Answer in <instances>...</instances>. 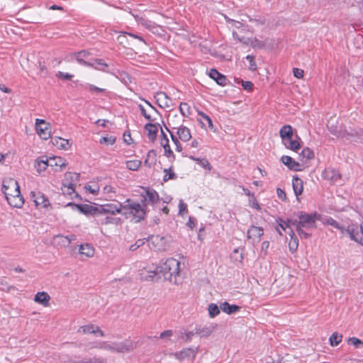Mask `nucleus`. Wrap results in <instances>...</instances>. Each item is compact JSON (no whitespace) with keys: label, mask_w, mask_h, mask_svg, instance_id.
I'll return each mask as SVG.
<instances>
[{"label":"nucleus","mask_w":363,"mask_h":363,"mask_svg":"<svg viewBox=\"0 0 363 363\" xmlns=\"http://www.w3.org/2000/svg\"><path fill=\"white\" fill-rule=\"evenodd\" d=\"M208 76L220 86H225L228 84V79L226 77L224 74L220 73L216 69H211L208 72Z\"/></svg>","instance_id":"5701e85b"},{"label":"nucleus","mask_w":363,"mask_h":363,"mask_svg":"<svg viewBox=\"0 0 363 363\" xmlns=\"http://www.w3.org/2000/svg\"><path fill=\"white\" fill-rule=\"evenodd\" d=\"M289 235H290L291 239L289 242V249L291 252L294 253L298 249V240L297 237L296 236L293 230H291Z\"/></svg>","instance_id":"58836bf2"},{"label":"nucleus","mask_w":363,"mask_h":363,"mask_svg":"<svg viewBox=\"0 0 363 363\" xmlns=\"http://www.w3.org/2000/svg\"><path fill=\"white\" fill-rule=\"evenodd\" d=\"M346 231L350 234L352 240L363 245V230L362 228L350 226Z\"/></svg>","instance_id":"4be33fe9"},{"label":"nucleus","mask_w":363,"mask_h":363,"mask_svg":"<svg viewBox=\"0 0 363 363\" xmlns=\"http://www.w3.org/2000/svg\"><path fill=\"white\" fill-rule=\"evenodd\" d=\"M35 129L37 135L43 140H46L51 137V125L43 119H35Z\"/></svg>","instance_id":"0eeeda50"},{"label":"nucleus","mask_w":363,"mask_h":363,"mask_svg":"<svg viewBox=\"0 0 363 363\" xmlns=\"http://www.w3.org/2000/svg\"><path fill=\"white\" fill-rule=\"evenodd\" d=\"M116 138L115 136H104L99 140V143L106 145H113L116 143Z\"/></svg>","instance_id":"de8ad7c7"},{"label":"nucleus","mask_w":363,"mask_h":363,"mask_svg":"<svg viewBox=\"0 0 363 363\" xmlns=\"http://www.w3.org/2000/svg\"><path fill=\"white\" fill-rule=\"evenodd\" d=\"M199 114L202 117L203 120H205L208 123V128L211 130H213L214 125L211 118L208 115L205 114L203 112L201 111H199Z\"/></svg>","instance_id":"13d9d810"},{"label":"nucleus","mask_w":363,"mask_h":363,"mask_svg":"<svg viewBox=\"0 0 363 363\" xmlns=\"http://www.w3.org/2000/svg\"><path fill=\"white\" fill-rule=\"evenodd\" d=\"M281 162L289 169L295 172H300L304 169V167L302 164L296 161L291 157L288 155H283L281 157Z\"/></svg>","instance_id":"dca6fc26"},{"label":"nucleus","mask_w":363,"mask_h":363,"mask_svg":"<svg viewBox=\"0 0 363 363\" xmlns=\"http://www.w3.org/2000/svg\"><path fill=\"white\" fill-rule=\"evenodd\" d=\"M50 296L45 291L36 293L33 298L35 303L40 304L43 307H48L50 306Z\"/></svg>","instance_id":"393cba45"},{"label":"nucleus","mask_w":363,"mask_h":363,"mask_svg":"<svg viewBox=\"0 0 363 363\" xmlns=\"http://www.w3.org/2000/svg\"><path fill=\"white\" fill-rule=\"evenodd\" d=\"M320 219V214L313 213L311 214L302 213L298 217L297 223L292 222L291 224L296 226V231L301 238H308L311 233L307 232L316 228V221Z\"/></svg>","instance_id":"f03ea898"},{"label":"nucleus","mask_w":363,"mask_h":363,"mask_svg":"<svg viewBox=\"0 0 363 363\" xmlns=\"http://www.w3.org/2000/svg\"><path fill=\"white\" fill-rule=\"evenodd\" d=\"M208 311L211 318H215L220 313V309L216 303H211L208 305Z\"/></svg>","instance_id":"09e8293b"},{"label":"nucleus","mask_w":363,"mask_h":363,"mask_svg":"<svg viewBox=\"0 0 363 363\" xmlns=\"http://www.w3.org/2000/svg\"><path fill=\"white\" fill-rule=\"evenodd\" d=\"M31 195L37 208H45L50 206V201L44 194L40 191H32Z\"/></svg>","instance_id":"2eb2a0df"},{"label":"nucleus","mask_w":363,"mask_h":363,"mask_svg":"<svg viewBox=\"0 0 363 363\" xmlns=\"http://www.w3.org/2000/svg\"><path fill=\"white\" fill-rule=\"evenodd\" d=\"M277 194L278 198L279 199H281V201H285L286 200V194L282 189L277 188Z\"/></svg>","instance_id":"338daca9"},{"label":"nucleus","mask_w":363,"mask_h":363,"mask_svg":"<svg viewBox=\"0 0 363 363\" xmlns=\"http://www.w3.org/2000/svg\"><path fill=\"white\" fill-rule=\"evenodd\" d=\"M146 107L141 104L139 105V108L141 111V113L146 119L150 121H154L155 120H156L157 111L149 102L146 101Z\"/></svg>","instance_id":"f3484780"},{"label":"nucleus","mask_w":363,"mask_h":363,"mask_svg":"<svg viewBox=\"0 0 363 363\" xmlns=\"http://www.w3.org/2000/svg\"><path fill=\"white\" fill-rule=\"evenodd\" d=\"M145 200L147 201L152 203H155L159 201V195L155 190L147 189L146 191V195L145 196Z\"/></svg>","instance_id":"79ce46f5"},{"label":"nucleus","mask_w":363,"mask_h":363,"mask_svg":"<svg viewBox=\"0 0 363 363\" xmlns=\"http://www.w3.org/2000/svg\"><path fill=\"white\" fill-rule=\"evenodd\" d=\"M91 53L86 50H82L79 52H73L71 55L77 61V62L82 65L94 67V63H91L86 61V59Z\"/></svg>","instance_id":"a211bd4d"},{"label":"nucleus","mask_w":363,"mask_h":363,"mask_svg":"<svg viewBox=\"0 0 363 363\" xmlns=\"http://www.w3.org/2000/svg\"><path fill=\"white\" fill-rule=\"evenodd\" d=\"M126 168L130 171L136 172L140 169L142 166V161L138 159L127 160L125 162Z\"/></svg>","instance_id":"4c0bfd02"},{"label":"nucleus","mask_w":363,"mask_h":363,"mask_svg":"<svg viewBox=\"0 0 363 363\" xmlns=\"http://www.w3.org/2000/svg\"><path fill=\"white\" fill-rule=\"evenodd\" d=\"M282 144L286 149L298 152V151L301 148L302 140L300 137L296 135L295 138L291 137L290 139L282 142Z\"/></svg>","instance_id":"412c9836"},{"label":"nucleus","mask_w":363,"mask_h":363,"mask_svg":"<svg viewBox=\"0 0 363 363\" xmlns=\"http://www.w3.org/2000/svg\"><path fill=\"white\" fill-rule=\"evenodd\" d=\"M293 74L296 78L302 79L304 76V71L299 68H294Z\"/></svg>","instance_id":"e2e57ef3"},{"label":"nucleus","mask_w":363,"mask_h":363,"mask_svg":"<svg viewBox=\"0 0 363 363\" xmlns=\"http://www.w3.org/2000/svg\"><path fill=\"white\" fill-rule=\"evenodd\" d=\"M321 176L324 179L328 180L333 183L337 182L341 179L340 172L332 167L325 168L322 172Z\"/></svg>","instance_id":"6ab92c4d"},{"label":"nucleus","mask_w":363,"mask_h":363,"mask_svg":"<svg viewBox=\"0 0 363 363\" xmlns=\"http://www.w3.org/2000/svg\"><path fill=\"white\" fill-rule=\"evenodd\" d=\"M80 174L76 172H67L65 174L64 180L61 187L62 194L69 199L79 196L76 191V186L79 182Z\"/></svg>","instance_id":"20e7f679"},{"label":"nucleus","mask_w":363,"mask_h":363,"mask_svg":"<svg viewBox=\"0 0 363 363\" xmlns=\"http://www.w3.org/2000/svg\"><path fill=\"white\" fill-rule=\"evenodd\" d=\"M128 36H130V38L134 39H137L140 42L145 43L143 38L139 35L126 32H120L119 35L117 37V40L119 43V44L125 48H133V44L128 39Z\"/></svg>","instance_id":"f8f14e48"},{"label":"nucleus","mask_w":363,"mask_h":363,"mask_svg":"<svg viewBox=\"0 0 363 363\" xmlns=\"http://www.w3.org/2000/svg\"><path fill=\"white\" fill-rule=\"evenodd\" d=\"M190 158L203 169L208 171H211L212 169V166L206 158H199L194 157H191Z\"/></svg>","instance_id":"ea45409f"},{"label":"nucleus","mask_w":363,"mask_h":363,"mask_svg":"<svg viewBox=\"0 0 363 363\" xmlns=\"http://www.w3.org/2000/svg\"><path fill=\"white\" fill-rule=\"evenodd\" d=\"M325 223L330 225L335 228L340 229L342 232H344V228L340 226L339 223L332 218L327 219Z\"/></svg>","instance_id":"6e6d98bb"},{"label":"nucleus","mask_w":363,"mask_h":363,"mask_svg":"<svg viewBox=\"0 0 363 363\" xmlns=\"http://www.w3.org/2000/svg\"><path fill=\"white\" fill-rule=\"evenodd\" d=\"M145 129L147 131L149 139L151 141H154L157 137V134L158 132L157 125L156 124L149 123L145 125Z\"/></svg>","instance_id":"f704fd0d"},{"label":"nucleus","mask_w":363,"mask_h":363,"mask_svg":"<svg viewBox=\"0 0 363 363\" xmlns=\"http://www.w3.org/2000/svg\"><path fill=\"white\" fill-rule=\"evenodd\" d=\"M233 34L235 39L244 44L250 45L252 48H262L264 47V43L262 40H259L256 38H249L242 35V30L238 32L234 31Z\"/></svg>","instance_id":"6e6552de"},{"label":"nucleus","mask_w":363,"mask_h":363,"mask_svg":"<svg viewBox=\"0 0 363 363\" xmlns=\"http://www.w3.org/2000/svg\"><path fill=\"white\" fill-rule=\"evenodd\" d=\"M247 60H248L250 63V69L252 71H255L257 69V65L255 61V58L252 55H248L246 57Z\"/></svg>","instance_id":"052dcab7"},{"label":"nucleus","mask_w":363,"mask_h":363,"mask_svg":"<svg viewBox=\"0 0 363 363\" xmlns=\"http://www.w3.org/2000/svg\"><path fill=\"white\" fill-rule=\"evenodd\" d=\"M347 342L348 343L353 345L355 347H359L360 346L363 347V342L357 337H350Z\"/></svg>","instance_id":"4d7b16f0"},{"label":"nucleus","mask_w":363,"mask_h":363,"mask_svg":"<svg viewBox=\"0 0 363 363\" xmlns=\"http://www.w3.org/2000/svg\"><path fill=\"white\" fill-rule=\"evenodd\" d=\"M220 310L227 313V314H233L240 311V307L237 305H230L227 301H224L220 304Z\"/></svg>","instance_id":"72a5a7b5"},{"label":"nucleus","mask_w":363,"mask_h":363,"mask_svg":"<svg viewBox=\"0 0 363 363\" xmlns=\"http://www.w3.org/2000/svg\"><path fill=\"white\" fill-rule=\"evenodd\" d=\"M242 86L246 91H251L253 89V84L250 81H242Z\"/></svg>","instance_id":"69168bd1"},{"label":"nucleus","mask_w":363,"mask_h":363,"mask_svg":"<svg viewBox=\"0 0 363 363\" xmlns=\"http://www.w3.org/2000/svg\"><path fill=\"white\" fill-rule=\"evenodd\" d=\"M94 63L98 65L99 67H96L95 68L100 70H104L103 67H107L108 65L104 62L101 59H96L94 60Z\"/></svg>","instance_id":"680f3d73"},{"label":"nucleus","mask_w":363,"mask_h":363,"mask_svg":"<svg viewBox=\"0 0 363 363\" xmlns=\"http://www.w3.org/2000/svg\"><path fill=\"white\" fill-rule=\"evenodd\" d=\"M57 77L61 79L70 80L73 77V75L70 74L69 73H64L62 72H58L57 74Z\"/></svg>","instance_id":"0e129e2a"},{"label":"nucleus","mask_w":363,"mask_h":363,"mask_svg":"<svg viewBox=\"0 0 363 363\" xmlns=\"http://www.w3.org/2000/svg\"><path fill=\"white\" fill-rule=\"evenodd\" d=\"M102 194L106 201H114L117 196L116 188L111 184H106L102 189Z\"/></svg>","instance_id":"a878e982"},{"label":"nucleus","mask_w":363,"mask_h":363,"mask_svg":"<svg viewBox=\"0 0 363 363\" xmlns=\"http://www.w3.org/2000/svg\"><path fill=\"white\" fill-rule=\"evenodd\" d=\"M48 160L49 167L55 171H62L67 164L66 160L61 157H51Z\"/></svg>","instance_id":"aec40b11"},{"label":"nucleus","mask_w":363,"mask_h":363,"mask_svg":"<svg viewBox=\"0 0 363 363\" xmlns=\"http://www.w3.org/2000/svg\"><path fill=\"white\" fill-rule=\"evenodd\" d=\"M155 99L160 107L168 108L171 106V99L164 92H157L155 95Z\"/></svg>","instance_id":"c756f323"},{"label":"nucleus","mask_w":363,"mask_h":363,"mask_svg":"<svg viewBox=\"0 0 363 363\" xmlns=\"http://www.w3.org/2000/svg\"><path fill=\"white\" fill-rule=\"evenodd\" d=\"M56 143L60 148L63 150H67L69 147V141L62 138H59L56 141Z\"/></svg>","instance_id":"864d4df0"},{"label":"nucleus","mask_w":363,"mask_h":363,"mask_svg":"<svg viewBox=\"0 0 363 363\" xmlns=\"http://www.w3.org/2000/svg\"><path fill=\"white\" fill-rule=\"evenodd\" d=\"M1 191L11 206L17 208L23 207L25 201L16 180L11 177L5 178L2 182Z\"/></svg>","instance_id":"f257e3e1"},{"label":"nucleus","mask_w":363,"mask_h":363,"mask_svg":"<svg viewBox=\"0 0 363 363\" xmlns=\"http://www.w3.org/2000/svg\"><path fill=\"white\" fill-rule=\"evenodd\" d=\"M140 24L147 28L153 33L160 34L161 31H162V28L160 25L156 24L154 22H151L150 21L141 18L139 20Z\"/></svg>","instance_id":"bb28decb"},{"label":"nucleus","mask_w":363,"mask_h":363,"mask_svg":"<svg viewBox=\"0 0 363 363\" xmlns=\"http://www.w3.org/2000/svg\"><path fill=\"white\" fill-rule=\"evenodd\" d=\"M164 177H163V181L167 182L169 180H172L177 178V175L173 171L172 167H169L168 169H164Z\"/></svg>","instance_id":"49530a36"},{"label":"nucleus","mask_w":363,"mask_h":363,"mask_svg":"<svg viewBox=\"0 0 363 363\" xmlns=\"http://www.w3.org/2000/svg\"><path fill=\"white\" fill-rule=\"evenodd\" d=\"M293 135L294 130L291 125H284L279 130V136L281 139V142L290 139V138L293 137Z\"/></svg>","instance_id":"7c9ffc66"},{"label":"nucleus","mask_w":363,"mask_h":363,"mask_svg":"<svg viewBox=\"0 0 363 363\" xmlns=\"http://www.w3.org/2000/svg\"><path fill=\"white\" fill-rule=\"evenodd\" d=\"M48 167V160L47 158L45 160L38 159L35 160V167L38 173L44 172Z\"/></svg>","instance_id":"a19ab883"},{"label":"nucleus","mask_w":363,"mask_h":363,"mask_svg":"<svg viewBox=\"0 0 363 363\" xmlns=\"http://www.w3.org/2000/svg\"><path fill=\"white\" fill-rule=\"evenodd\" d=\"M123 138L124 143H126L127 145H131L133 143V140L131 137V134L129 130L125 131L123 133Z\"/></svg>","instance_id":"bf43d9fd"},{"label":"nucleus","mask_w":363,"mask_h":363,"mask_svg":"<svg viewBox=\"0 0 363 363\" xmlns=\"http://www.w3.org/2000/svg\"><path fill=\"white\" fill-rule=\"evenodd\" d=\"M194 356L195 351L191 348L184 349L183 350L174 354V357L179 360H182L186 358L194 357Z\"/></svg>","instance_id":"c9c22d12"},{"label":"nucleus","mask_w":363,"mask_h":363,"mask_svg":"<svg viewBox=\"0 0 363 363\" xmlns=\"http://www.w3.org/2000/svg\"><path fill=\"white\" fill-rule=\"evenodd\" d=\"M75 206L77 208V209L79 210L80 212L84 214L91 215V213L93 212V205L75 204Z\"/></svg>","instance_id":"a18cd8bd"},{"label":"nucleus","mask_w":363,"mask_h":363,"mask_svg":"<svg viewBox=\"0 0 363 363\" xmlns=\"http://www.w3.org/2000/svg\"><path fill=\"white\" fill-rule=\"evenodd\" d=\"M277 222L278 223V226L276 228V230L280 235H282L281 230L285 231L286 230V228H290L289 223L291 221L288 220L286 222V221H284L283 219L279 218L277 220Z\"/></svg>","instance_id":"c03bdc74"},{"label":"nucleus","mask_w":363,"mask_h":363,"mask_svg":"<svg viewBox=\"0 0 363 363\" xmlns=\"http://www.w3.org/2000/svg\"><path fill=\"white\" fill-rule=\"evenodd\" d=\"M92 348L107 350L111 352H128L133 349V344L130 340H125L121 342L115 343L113 345L106 342H99Z\"/></svg>","instance_id":"423d86ee"},{"label":"nucleus","mask_w":363,"mask_h":363,"mask_svg":"<svg viewBox=\"0 0 363 363\" xmlns=\"http://www.w3.org/2000/svg\"><path fill=\"white\" fill-rule=\"evenodd\" d=\"M160 277L175 284L180 273V262L174 258H168L159 265Z\"/></svg>","instance_id":"7ed1b4c3"},{"label":"nucleus","mask_w":363,"mask_h":363,"mask_svg":"<svg viewBox=\"0 0 363 363\" xmlns=\"http://www.w3.org/2000/svg\"><path fill=\"white\" fill-rule=\"evenodd\" d=\"M172 129L176 130L177 135L182 142H187L191 138L190 129L183 125L179 127H173Z\"/></svg>","instance_id":"b1692460"},{"label":"nucleus","mask_w":363,"mask_h":363,"mask_svg":"<svg viewBox=\"0 0 363 363\" xmlns=\"http://www.w3.org/2000/svg\"><path fill=\"white\" fill-rule=\"evenodd\" d=\"M162 135L163 136L161 138L160 143L164 148V155L167 157H172L173 159H174L175 156L172 150H171L170 145L169 144V140L165 134L162 133Z\"/></svg>","instance_id":"2f4dec72"},{"label":"nucleus","mask_w":363,"mask_h":363,"mask_svg":"<svg viewBox=\"0 0 363 363\" xmlns=\"http://www.w3.org/2000/svg\"><path fill=\"white\" fill-rule=\"evenodd\" d=\"M122 213L127 218H131L132 220L138 222L145 218V210L139 203L128 199L125 201Z\"/></svg>","instance_id":"39448f33"},{"label":"nucleus","mask_w":363,"mask_h":363,"mask_svg":"<svg viewBox=\"0 0 363 363\" xmlns=\"http://www.w3.org/2000/svg\"><path fill=\"white\" fill-rule=\"evenodd\" d=\"M342 340V335L337 332H334L329 337L330 345L332 347L338 345Z\"/></svg>","instance_id":"37998d69"},{"label":"nucleus","mask_w":363,"mask_h":363,"mask_svg":"<svg viewBox=\"0 0 363 363\" xmlns=\"http://www.w3.org/2000/svg\"><path fill=\"white\" fill-rule=\"evenodd\" d=\"M124 204L118 201H113L112 203H106L103 204L102 211L104 213H110L115 215L116 213H122Z\"/></svg>","instance_id":"ddd939ff"},{"label":"nucleus","mask_w":363,"mask_h":363,"mask_svg":"<svg viewBox=\"0 0 363 363\" xmlns=\"http://www.w3.org/2000/svg\"><path fill=\"white\" fill-rule=\"evenodd\" d=\"M292 186L298 201H300L299 196L302 194L303 191V180L298 177H294L292 179Z\"/></svg>","instance_id":"cd10ccee"},{"label":"nucleus","mask_w":363,"mask_h":363,"mask_svg":"<svg viewBox=\"0 0 363 363\" xmlns=\"http://www.w3.org/2000/svg\"><path fill=\"white\" fill-rule=\"evenodd\" d=\"M264 235V229L262 227L252 225L247 231V240L259 242Z\"/></svg>","instance_id":"4468645a"},{"label":"nucleus","mask_w":363,"mask_h":363,"mask_svg":"<svg viewBox=\"0 0 363 363\" xmlns=\"http://www.w3.org/2000/svg\"><path fill=\"white\" fill-rule=\"evenodd\" d=\"M102 208L103 205L93 206V212L91 213V215L95 216L104 213V211H102Z\"/></svg>","instance_id":"774afa93"},{"label":"nucleus","mask_w":363,"mask_h":363,"mask_svg":"<svg viewBox=\"0 0 363 363\" xmlns=\"http://www.w3.org/2000/svg\"><path fill=\"white\" fill-rule=\"evenodd\" d=\"M79 335H97L99 337H104V332L97 325L89 323L80 326L77 330Z\"/></svg>","instance_id":"1a4fd4ad"},{"label":"nucleus","mask_w":363,"mask_h":363,"mask_svg":"<svg viewBox=\"0 0 363 363\" xmlns=\"http://www.w3.org/2000/svg\"><path fill=\"white\" fill-rule=\"evenodd\" d=\"M84 189H86V191H89L93 195H98L100 191L99 186L96 184L86 185L85 186Z\"/></svg>","instance_id":"603ef678"},{"label":"nucleus","mask_w":363,"mask_h":363,"mask_svg":"<svg viewBox=\"0 0 363 363\" xmlns=\"http://www.w3.org/2000/svg\"><path fill=\"white\" fill-rule=\"evenodd\" d=\"M171 138H172L173 143H174V145L176 146V150L179 152H182V146L179 142V138H178V136L177 135L176 136L172 133H171Z\"/></svg>","instance_id":"5fc2aeb1"},{"label":"nucleus","mask_w":363,"mask_h":363,"mask_svg":"<svg viewBox=\"0 0 363 363\" xmlns=\"http://www.w3.org/2000/svg\"><path fill=\"white\" fill-rule=\"evenodd\" d=\"M140 276L143 280H152L156 276L160 277L159 266L147 265L140 270Z\"/></svg>","instance_id":"9b49d317"},{"label":"nucleus","mask_w":363,"mask_h":363,"mask_svg":"<svg viewBox=\"0 0 363 363\" xmlns=\"http://www.w3.org/2000/svg\"><path fill=\"white\" fill-rule=\"evenodd\" d=\"M188 213V207L187 204L184 202L183 200H179V214L180 216H185Z\"/></svg>","instance_id":"3c124183"},{"label":"nucleus","mask_w":363,"mask_h":363,"mask_svg":"<svg viewBox=\"0 0 363 363\" xmlns=\"http://www.w3.org/2000/svg\"><path fill=\"white\" fill-rule=\"evenodd\" d=\"M179 110L184 116H189L191 114V108L187 103L182 102L179 105Z\"/></svg>","instance_id":"8fccbe9b"},{"label":"nucleus","mask_w":363,"mask_h":363,"mask_svg":"<svg viewBox=\"0 0 363 363\" xmlns=\"http://www.w3.org/2000/svg\"><path fill=\"white\" fill-rule=\"evenodd\" d=\"M79 253L82 257L89 258L94 255L95 250L92 245L85 243L79 247Z\"/></svg>","instance_id":"c85d7f7f"},{"label":"nucleus","mask_w":363,"mask_h":363,"mask_svg":"<svg viewBox=\"0 0 363 363\" xmlns=\"http://www.w3.org/2000/svg\"><path fill=\"white\" fill-rule=\"evenodd\" d=\"M315 157L313 151L310 147H304L299 154V160L302 162L313 160Z\"/></svg>","instance_id":"e433bc0d"},{"label":"nucleus","mask_w":363,"mask_h":363,"mask_svg":"<svg viewBox=\"0 0 363 363\" xmlns=\"http://www.w3.org/2000/svg\"><path fill=\"white\" fill-rule=\"evenodd\" d=\"M156 152L154 150H149L146 154L144 165L148 168H152L156 163Z\"/></svg>","instance_id":"473e14b6"},{"label":"nucleus","mask_w":363,"mask_h":363,"mask_svg":"<svg viewBox=\"0 0 363 363\" xmlns=\"http://www.w3.org/2000/svg\"><path fill=\"white\" fill-rule=\"evenodd\" d=\"M148 245L151 249L157 251H164L167 249V242L166 239L160 235H152L147 240Z\"/></svg>","instance_id":"9d476101"}]
</instances>
